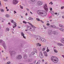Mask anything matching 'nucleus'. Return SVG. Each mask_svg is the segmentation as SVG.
Masks as SVG:
<instances>
[{"label":"nucleus","mask_w":64,"mask_h":64,"mask_svg":"<svg viewBox=\"0 0 64 64\" xmlns=\"http://www.w3.org/2000/svg\"><path fill=\"white\" fill-rule=\"evenodd\" d=\"M40 21H41V22H42V23H44V22H43V21H42V20H40Z\"/></svg>","instance_id":"09e8293b"},{"label":"nucleus","mask_w":64,"mask_h":64,"mask_svg":"<svg viewBox=\"0 0 64 64\" xmlns=\"http://www.w3.org/2000/svg\"><path fill=\"white\" fill-rule=\"evenodd\" d=\"M10 55H12V54H15V51H13V52H11V51H10Z\"/></svg>","instance_id":"1a4fd4ad"},{"label":"nucleus","mask_w":64,"mask_h":64,"mask_svg":"<svg viewBox=\"0 0 64 64\" xmlns=\"http://www.w3.org/2000/svg\"><path fill=\"white\" fill-rule=\"evenodd\" d=\"M22 56L20 54L18 56V58H17V59H21L22 58Z\"/></svg>","instance_id":"6e6552de"},{"label":"nucleus","mask_w":64,"mask_h":64,"mask_svg":"<svg viewBox=\"0 0 64 64\" xmlns=\"http://www.w3.org/2000/svg\"><path fill=\"white\" fill-rule=\"evenodd\" d=\"M58 46H63V44H61L58 43Z\"/></svg>","instance_id":"412c9836"},{"label":"nucleus","mask_w":64,"mask_h":64,"mask_svg":"<svg viewBox=\"0 0 64 64\" xmlns=\"http://www.w3.org/2000/svg\"><path fill=\"white\" fill-rule=\"evenodd\" d=\"M40 40L41 41H42V42H45L46 41V40H45V39L42 38H40Z\"/></svg>","instance_id":"0eeeda50"},{"label":"nucleus","mask_w":64,"mask_h":64,"mask_svg":"<svg viewBox=\"0 0 64 64\" xmlns=\"http://www.w3.org/2000/svg\"><path fill=\"white\" fill-rule=\"evenodd\" d=\"M54 14L55 15H57V12H56Z\"/></svg>","instance_id":"4d7b16f0"},{"label":"nucleus","mask_w":64,"mask_h":64,"mask_svg":"<svg viewBox=\"0 0 64 64\" xmlns=\"http://www.w3.org/2000/svg\"><path fill=\"white\" fill-rule=\"evenodd\" d=\"M11 64V62H8L7 63H6V64Z\"/></svg>","instance_id":"c9c22d12"},{"label":"nucleus","mask_w":64,"mask_h":64,"mask_svg":"<svg viewBox=\"0 0 64 64\" xmlns=\"http://www.w3.org/2000/svg\"><path fill=\"white\" fill-rule=\"evenodd\" d=\"M43 27H45V26H44V25H43Z\"/></svg>","instance_id":"774afa93"},{"label":"nucleus","mask_w":64,"mask_h":64,"mask_svg":"<svg viewBox=\"0 0 64 64\" xmlns=\"http://www.w3.org/2000/svg\"><path fill=\"white\" fill-rule=\"evenodd\" d=\"M6 11H9V9H7Z\"/></svg>","instance_id":"bf43d9fd"},{"label":"nucleus","mask_w":64,"mask_h":64,"mask_svg":"<svg viewBox=\"0 0 64 64\" xmlns=\"http://www.w3.org/2000/svg\"><path fill=\"white\" fill-rule=\"evenodd\" d=\"M4 1H7V0H3Z\"/></svg>","instance_id":"6e6d98bb"},{"label":"nucleus","mask_w":64,"mask_h":64,"mask_svg":"<svg viewBox=\"0 0 64 64\" xmlns=\"http://www.w3.org/2000/svg\"><path fill=\"white\" fill-rule=\"evenodd\" d=\"M44 55L45 56H47V53L46 52H44Z\"/></svg>","instance_id":"dca6fc26"},{"label":"nucleus","mask_w":64,"mask_h":64,"mask_svg":"<svg viewBox=\"0 0 64 64\" xmlns=\"http://www.w3.org/2000/svg\"><path fill=\"white\" fill-rule=\"evenodd\" d=\"M51 4L52 5V4H53V3H52V2H50L49 3V4Z\"/></svg>","instance_id":"a19ab883"},{"label":"nucleus","mask_w":64,"mask_h":64,"mask_svg":"<svg viewBox=\"0 0 64 64\" xmlns=\"http://www.w3.org/2000/svg\"><path fill=\"white\" fill-rule=\"evenodd\" d=\"M52 18V16H51L49 18H50V19H51V18Z\"/></svg>","instance_id":"8fccbe9b"},{"label":"nucleus","mask_w":64,"mask_h":64,"mask_svg":"<svg viewBox=\"0 0 64 64\" xmlns=\"http://www.w3.org/2000/svg\"><path fill=\"white\" fill-rule=\"evenodd\" d=\"M3 41L2 40H0V43H1L2 42H3Z\"/></svg>","instance_id":"37998d69"},{"label":"nucleus","mask_w":64,"mask_h":64,"mask_svg":"<svg viewBox=\"0 0 64 64\" xmlns=\"http://www.w3.org/2000/svg\"><path fill=\"white\" fill-rule=\"evenodd\" d=\"M37 46H40V47L41 46V44L40 43H37L36 44Z\"/></svg>","instance_id":"ddd939ff"},{"label":"nucleus","mask_w":64,"mask_h":64,"mask_svg":"<svg viewBox=\"0 0 64 64\" xmlns=\"http://www.w3.org/2000/svg\"><path fill=\"white\" fill-rule=\"evenodd\" d=\"M36 20H37V21H40V19H39V18H36Z\"/></svg>","instance_id":"cd10ccee"},{"label":"nucleus","mask_w":64,"mask_h":64,"mask_svg":"<svg viewBox=\"0 0 64 64\" xmlns=\"http://www.w3.org/2000/svg\"><path fill=\"white\" fill-rule=\"evenodd\" d=\"M37 4L38 5H41L43 4V2L40 1H38Z\"/></svg>","instance_id":"20e7f679"},{"label":"nucleus","mask_w":64,"mask_h":64,"mask_svg":"<svg viewBox=\"0 0 64 64\" xmlns=\"http://www.w3.org/2000/svg\"><path fill=\"white\" fill-rule=\"evenodd\" d=\"M46 25L47 26H49V25H50V24H49V23H47L46 24Z\"/></svg>","instance_id":"58836bf2"},{"label":"nucleus","mask_w":64,"mask_h":64,"mask_svg":"<svg viewBox=\"0 0 64 64\" xmlns=\"http://www.w3.org/2000/svg\"><path fill=\"white\" fill-rule=\"evenodd\" d=\"M36 60H35L34 61V63H36Z\"/></svg>","instance_id":"603ef678"},{"label":"nucleus","mask_w":64,"mask_h":64,"mask_svg":"<svg viewBox=\"0 0 64 64\" xmlns=\"http://www.w3.org/2000/svg\"><path fill=\"white\" fill-rule=\"evenodd\" d=\"M36 0H30V1H32V2H34Z\"/></svg>","instance_id":"79ce46f5"},{"label":"nucleus","mask_w":64,"mask_h":64,"mask_svg":"<svg viewBox=\"0 0 64 64\" xmlns=\"http://www.w3.org/2000/svg\"><path fill=\"white\" fill-rule=\"evenodd\" d=\"M45 48H43L42 49V50L43 51H45Z\"/></svg>","instance_id":"72a5a7b5"},{"label":"nucleus","mask_w":64,"mask_h":64,"mask_svg":"<svg viewBox=\"0 0 64 64\" xmlns=\"http://www.w3.org/2000/svg\"><path fill=\"white\" fill-rule=\"evenodd\" d=\"M64 6H62L61 7V9H63V8H64Z\"/></svg>","instance_id":"a18cd8bd"},{"label":"nucleus","mask_w":64,"mask_h":64,"mask_svg":"<svg viewBox=\"0 0 64 64\" xmlns=\"http://www.w3.org/2000/svg\"><path fill=\"white\" fill-rule=\"evenodd\" d=\"M56 32L55 31H54L53 32V34H56Z\"/></svg>","instance_id":"c85d7f7f"},{"label":"nucleus","mask_w":64,"mask_h":64,"mask_svg":"<svg viewBox=\"0 0 64 64\" xmlns=\"http://www.w3.org/2000/svg\"><path fill=\"white\" fill-rule=\"evenodd\" d=\"M42 62H44V60H42Z\"/></svg>","instance_id":"5fc2aeb1"},{"label":"nucleus","mask_w":64,"mask_h":64,"mask_svg":"<svg viewBox=\"0 0 64 64\" xmlns=\"http://www.w3.org/2000/svg\"><path fill=\"white\" fill-rule=\"evenodd\" d=\"M20 6V8H21L22 9H23V6Z\"/></svg>","instance_id":"49530a36"},{"label":"nucleus","mask_w":64,"mask_h":64,"mask_svg":"<svg viewBox=\"0 0 64 64\" xmlns=\"http://www.w3.org/2000/svg\"><path fill=\"white\" fill-rule=\"evenodd\" d=\"M54 51L55 53H57L58 52L57 51V50H54Z\"/></svg>","instance_id":"b1692460"},{"label":"nucleus","mask_w":64,"mask_h":64,"mask_svg":"<svg viewBox=\"0 0 64 64\" xmlns=\"http://www.w3.org/2000/svg\"><path fill=\"white\" fill-rule=\"evenodd\" d=\"M47 22H48V23H49V21H47Z\"/></svg>","instance_id":"338daca9"},{"label":"nucleus","mask_w":64,"mask_h":64,"mask_svg":"<svg viewBox=\"0 0 64 64\" xmlns=\"http://www.w3.org/2000/svg\"><path fill=\"white\" fill-rule=\"evenodd\" d=\"M37 12L38 14L41 15L42 16H45L47 15L46 12L45 11L43 10H38Z\"/></svg>","instance_id":"f257e3e1"},{"label":"nucleus","mask_w":64,"mask_h":64,"mask_svg":"<svg viewBox=\"0 0 64 64\" xmlns=\"http://www.w3.org/2000/svg\"><path fill=\"white\" fill-rule=\"evenodd\" d=\"M62 18H64V16H62Z\"/></svg>","instance_id":"680f3d73"},{"label":"nucleus","mask_w":64,"mask_h":64,"mask_svg":"<svg viewBox=\"0 0 64 64\" xmlns=\"http://www.w3.org/2000/svg\"><path fill=\"white\" fill-rule=\"evenodd\" d=\"M50 11H52V8H50Z\"/></svg>","instance_id":"de8ad7c7"},{"label":"nucleus","mask_w":64,"mask_h":64,"mask_svg":"<svg viewBox=\"0 0 64 64\" xmlns=\"http://www.w3.org/2000/svg\"><path fill=\"white\" fill-rule=\"evenodd\" d=\"M28 62H31V61H32V60L28 59Z\"/></svg>","instance_id":"393cba45"},{"label":"nucleus","mask_w":64,"mask_h":64,"mask_svg":"<svg viewBox=\"0 0 64 64\" xmlns=\"http://www.w3.org/2000/svg\"><path fill=\"white\" fill-rule=\"evenodd\" d=\"M27 56L26 55V54H25L23 56V58H24L25 59H27Z\"/></svg>","instance_id":"2eb2a0df"},{"label":"nucleus","mask_w":64,"mask_h":64,"mask_svg":"<svg viewBox=\"0 0 64 64\" xmlns=\"http://www.w3.org/2000/svg\"><path fill=\"white\" fill-rule=\"evenodd\" d=\"M49 27H50V28H53V26H49Z\"/></svg>","instance_id":"f704fd0d"},{"label":"nucleus","mask_w":64,"mask_h":64,"mask_svg":"<svg viewBox=\"0 0 64 64\" xmlns=\"http://www.w3.org/2000/svg\"><path fill=\"white\" fill-rule=\"evenodd\" d=\"M59 26L60 27H63V25L60 24L59 25Z\"/></svg>","instance_id":"4c0bfd02"},{"label":"nucleus","mask_w":64,"mask_h":64,"mask_svg":"<svg viewBox=\"0 0 64 64\" xmlns=\"http://www.w3.org/2000/svg\"><path fill=\"white\" fill-rule=\"evenodd\" d=\"M14 24L15 26H13V28H14V27H16V26H17V24L15 22H14Z\"/></svg>","instance_id":"9b49d317"},{"label":"nucleus","mask_w":64,"mask_h":64,"mask_svg":"<svg viewBox=\"0 0 64 64\" xmlns=\"http://www.w3.org/2000/svg\"><path fill=\"white\" fill-rule=\"evenodd\" d=\"M53 28H56V26H55V25H54L53 26Z\"/></svg>","instance_id":"e433bc0d"},{"label":"nucleus","mask_w":64,"mask_h":64,"mask_svg":"<svg viewBox=\"0 0 64 64\" xmlns=\"http://www.w3.org/2000/svg\"><path fill=\"white\" fill-rule=\"evenodd\" d=\"M40 60H39L38 62H37V63L36 64H38V63H40Z\"/></svg>","instance_id":"473e14b6"},{"label":"nucleus","mask_w":64,"mask_h":64,"mask_svg":"<svg viewBox=\"0 0 64 64\" xmlns=\"http://www.w3.org/2000/svg\"><path fill=\"white\" fill-rule=\"evenodd\" d=\"M11 22H12V23H14V20H12L11 21Z\"/></svg>","instance_id":"ea45409f"},{"label":"nucleus","mask_w":64,"mask_h":64,"mask_svg":"<svg viewBox=\"0 0 64 64\" xmlns=\"http://www.w3.org/2000/svg\"><path fill=\"white\" fill-rule=\"evenodd\" d=\"M8 24H9V25H10V23L8 22Z\"/></svg>","instance_id":"0e129e2a"},{"label":"nucleus","mask_w":64,"mask_h":64,"mask_svg":"<svg viewBox=\"0 0 64 64\" xmlns=\"http://www.w3.org/2000/svg\"><path fill=\"white\" fill-rule=\"evenodd\" d=\"M27 23H29V24L31 25V26H32L33 28L34 27V26H33L32 24H31L30 23V22H27Z\"/></svg>","instance_id":"f3484780"},{"label":"nucleus","mask_w":64,"mask_h":64,"mask_svg":"<svg viewBox=\"0 0 64 64\" xmlns=\"http://www.w3.org/2000/svg\"><path fill=\"white\" fill-rule=\"evenodd\" d=\"M64 41V38H63V39H62L61 40V42L62 43H63Z\"/></svg>","instance_id":"4be33fe9"},{"label":"nucleus","mask_w":64,"mask_h":64,"mask_svg":"<svg viewBox=\"0 0 64 64\" xmlns=\"http://www.w3.org/2000/svg\"><path fill=\"white\" fill-rule=\"evenodd\" d=\"M44 8L46 12L48 11V8H47V4H45L44 7Z\"/></svg>","instance_id":"7ed1b4c3"},{"label":"nucleus","mask_w":64,"mask_h":64,"mask_svg":"<svg viewBox=\"0 0 64 64\" xmlns=\"http://www.w3.org/2000/svg\"><path fill=\"white\" fill-rule=\"evenodd\" d=\"M29 20H33V18H31V17H30L28 18Z\"/></svg>","instance_id":"6ab92c4d"},{"label":"nucleus","mask_w":64,"mask_h":64,"mask_svg":"<svg viewBox=\"0 0 64 64\" xmlns=\"http://www.w3.org/2000/svg\"><path fill=\"white\" fill-rule=\"evenodd\" d=\"M60 31H63V29L62 28H60Z\"/></svg>","instance_id":"a878e982"},{"label":"nucleus","mask_w":64,"mask_h":64,"mask_svg":"<svg viewBox=\"0 0 64 64\" xmlns=\"http://www.w3.org/2000/svg\"><path fill=\"white\" fill-rule=\"evenodd\" d=\"M23 23H24L25 24H27V22H26L25 21H23Z\"/></svg>","instance_id":"2f4dec72"},{"label":"nucleus","mask_w":64,"mask_h":64,"mask_svg":"<svg viewBox=\"0 0 64 64\" xmlns=\"http://www.w3.org/2000/svg\"><path fill=\"white\" fill-rule=\"evenodd\" d=\"M14 14H15V13H16V12L15 11H14Z\"/></svg>","instance_id":"3c124183"},{"label":"nucleus","mask_w":64,"mask_h":64,"mask_svg":"<svg viewBox=\"0 0 64 64\" xmlns=\"http://www.w3.org/2000/svg\"><path fill=\"white\" fill-rule=\"evenodd\" d=\"M30 13H31V14H33V13H32V12H30Z\"/></svg>","instance_id":"052dcab7"},{"label":"nucleus","mask_w":64,"mask_h":64,"mask_svg":"<svg viewBox=\"0 0 64 64\" xmlns=\"http://www.w3.org/2000/svg\"><path fill=\"white\" fill-rule=\"evenodd\" d=\"M44 28V29H46V27L45 26V27Z\"/></svg>","instance_id":"e2e57ef3"},{"label":"nucleus","mask_w":64,"mask_h":64,"mask_svg":"<svg viewBox=\"0 0 64 64\" xmlns=\"http://www.w3.org/2000/svg\"><path fill=\"white\" fill-rule=\"evenodd\" d=\"M18 2L16 0H14L13 2V4L14 5H16V4L18 3Z\"/></svg>","instance_id":"423d86ee"},{"label":"nucleus","mask_w":64,"mask_h":64,"mask_svg":"<svg viewBox=\"0 0 64 64\" xmlns=\"http://www.w3.org/2000/svg\"><path fill=\"white\" fill-rule=\"evenodd\" d=\"M35 38L36 40H39L40 39V37L39 36H35Z\"/></svg>","instance_id":"9d476101"},{"label":"nucleus","mask_w":64,"mask_h":64,"mask_svg":"<svg viewBox=\"0 0 64 64\" xmlns=\"http://www.w3.org/2000/svg\"><path fill=\"white\" fill-rule=\"evenodd\" d=\"M3 46L4 47V49H6V47L5 46V44H3Z\"/></svg>","instance_id":"a211bd4d"},{"label":"nucleus","mask_w":64,"mask_h":64,"mask_svg":"<svg viewBox=\"0 0 64 64\" xmlns=\"http://www.w3.org/2000/svg\"><path fill=\"white\" fill-rule=\"evenodd\" d=\"M50 22H52V20H50Z\"/></svg>","instance_id":"864d4df0"},{"label":"nucleus","mask_w":64,"mask_h":64,"mask_svg":"<svg viewBox=\"0 0 64 64\" xmlns=\"http://www.w3.org/2000/svg\"><path fill=\"white\" fill-rule=\"evenodd\" d=\"M51 59L54 62L57 63L58 61V58L55 56H52L51 58Z\"/></svg>","instance_id":"f03ea898"},{"label":"nucleus","mask_w":64,"mask_h":64,"mask_svg":"<svg viewBox=\"0 0 64 64\" xmlns=\"http://www.w3.org/2000/svg\"><path fill=\"white\" fill-rule=\"evenodd\" d=\"M26 16H27V13H26Z\"/></svg>","instance_id":"69168bd1"},{"label":"nucleus","mask_w":64,"mask_h":64,"mask_svg":"<svg viewBox=\"0 0 64 64\" xmlns=\"http://www.w3.org/2000/svg\"><path fill=\"white\" fill-rule=\"evenodd\" d=\"M49 51H50V50H49V49H47L46 50V51L48 52H49Z\"/></svg>","instance_id":"c03bdc74"},{"label":"nucleus","mask_w":64,"mask_h":64,"mask_svg":"<svg viewBox=\"0 0 64 64\" xmlns=\"http://www.w3.org/2000/svg\"><path fill=\"white\" fill-rule=\"evenodd\" d=\"M6 30L7 31H9V29L8 28H6Z\"/></svg>","instance_id":"c756f323"},{"label":"nucleus","mask_w":64,"mask_h":64,"mask_svg":"<svg viewBox=\"0 0 64 64\" xmlns=\"http://www.w3.org/2000/svg\"><path fill=\"white\" fill-rule=\"evenodd\" d=\"M35 52H32V55H34V54H35Z\"/></svg>","instance_id":"7c9ffc66"},{"label":"nucleus","mask_w":64,"mask_h":64,"mask_svg":"<svg viewBox=\"0 0 64 64\" xmlns=\"http://www.w3.org/2000/svg\"><path fill=\"white\" fill-rule=\"evenodd\" d=\"M6 17L7 18L9 17L10 16L9 14H6Z\"/></svg>","instance_id":"5701e85b"},{"label":"nucleus","mask_w":64,"mask_h":64,"mask_svg":"<svg viewBox=\"0 0 64 64\" xmlns=\"http://www.w3.org/2000/svg\"><path fill=\"white\" fill-rule=\"evenodd\" d=\"M52 31L51 30H49L48 32V34L49 35H51V34H52Z\"/></svg>","instance_id":"4468645a"},{"label":"nucleus","mask_w":64,"mask_h":64,"mask_svg":"<svg viewBox=\"0 0 64 64\" xmlns=\"http://www.w3.org/2000/svg\"><path fill=\"white\" fill-rule=\"evenodd\" d=\"M0 11L2 12H3L4 11V10L3 9L1 10Z\"/></svg>","instance_id":"bb28decb"},{"label":"nucleus","mask_w":64,"mask_h":64,"mask_svg":"<svg viewBox=\"0 0 64 64\" xmlns=\"http://www.w3.org/2000/svg\"><path fill=\"white\" fill-rule=\"evenodd\" d=\"M33 51H34L35 52H36V53H37V50H36V49H34Z\"/></svg>","instance_id":"aec40b11"},{"label":"nucleus","mask_w":64,"mask_h":64,"mask_svg":"<svg viewBox=\"0 0 64 64\" xmlns=\"http://www.w3.org/2000/svg\"><path fill=\"white\" fill-rule=\"evenodd\" d=\"M21 34L22 35V36H23L24 38V39H26V37H25V36H24V34L23 33V32H21Z\"/></svg>","instance_id":"f8f14e48"},{"label":"nucleus","mask_w":64,"mask_h":64,"mask_svg":"<svg viewBox=\"0 0 64 64\" xmlns=\"http://www.w3.org/2000/svg\"><path fill=\"white\" fill-rule=\"evenodd\" d=\"M39 55L41 58H43V54L42 53V52H40Z\"/></svg>","instance_id":"39448f33"},{"label":"nucleus","mask_w":64,"mask_h":64,"mask_svg":"<svg viewBox=\"0 0 64 64\" xmlns=\"http://www.w3.org/2000/svg\"><path fill=\"white\" fill-rule=\"evenodd\" d=\"M26 9L28 11H29V10L28 8H26Z\"/></svg>","instance_id":"13d9d810"}]
</instances>
